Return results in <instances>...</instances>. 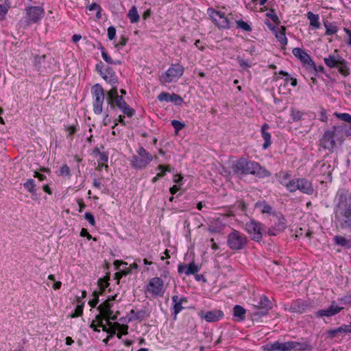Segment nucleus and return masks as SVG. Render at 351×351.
<instances>
[{
  "mask_svg": "<svg viewBox=\"0 0 351 351\" xmlns=\"http://www.w3.org/2000/svg\"><path fill=\"white\" fill-rule=\"evenodd\" d=\"M334 241L336 245H341L348 249L351 247V237L349 239H346L342 236L336 235L334 237Z\"/></svg>",
  "mask_w": 351,
  "mask_h": 351,
  "instance_id": "26",
  "label": "nucleus"
},
{
  "mask_svg": "<svg viewBox=\"0 0 351 351\" xmlns=\"http://www.w3.org/2000/svg\"><path fill=\"white\" fill-rule=\"evenodd\" d=\"M99 285L100 289L99 294H104L106 291V289L108 287L109 283L108 280L106 279H100L99 280Z\"/></svg>",
  "mask_w": 351,
  "mask_h": 351,
  "instance_id": "45",
  "label": "nucleus"
},
{
  "mask_svg": "<svg viewBox=\"0 0 351 351\" xmlns=\"http://www.w3.org/2000/svg\"><path fill=\"white\" fill-rule=\"evenodd\" d=\"M269 128V125L267 124H264L262 127V136L265 140V143L263 145V147L265 149H267L271 143V135L269 132H267V130Z\"/></svg>",
  "mask_w": 351,
  "mask_h": 351,
  "instance_id": "27",
  "label": "nucleus"
},
{
  "mask_svg": "<svg viewBox=\"0 0 351 351\" xmlns=\"http://www.w3.org/2000/svg\"><path fill=\"white\" fill-rule=\"evenodd\" d=\"M291 117L293 121H298L302 119V112L292 108L291 110Z\"/></svg>",
  "mask_w": 351,
  "mask_h": 351,
  "instance_id": "41",
  "label": "nucleus"
},
{
  "mask_svg": "<svg viewBox=\"0 0 351 351\" xmlns=\"http://www.w3.org/2000/svg\"><path fill=\"white\" fill-rule=\"evenodd\" d=\"M60 173L62 176H69L70 169L66 165H62L60 169Z\"/></svg>",
  "mask_w": 351,
  "mask_h": 351,
  "instance_id": "54",
  "label": "nucleus"
},
{
  "mask_svg": "<svg viewBox=\"0 0 351 351\" xmlns=\"http://www.w3.org/2000/svg\"><path fill=\"white\" fill-rule=\"evenodd\" d=\"M136 153L130 158V165L135 169H145L154 159V156L143 147H139Z\"/></svg>",
  "mask_w": 351,
  "mask_h": 351,
  "instance_id": "4",
  "label": "nucleus"
},
{
  "mask_svg": "<svg viewBox=\"0 0 351 351\" xmlns=\"http://www.w3.org/2000/svg\"><path fill=\"white\" fill-rule=\"evenodd\" d=\"M101 57L102 58L108 63L109 64H113V61L112 60V58L108 55V53L106 52L105 49L104 47H101Z\"/></svg>",
  "mask_w": 351,
  "mask_h": 351,
  "instance_id": "51",
  "label": "nucleus"
},
{
  "mask_svg": "<svg viewBox=\"0 0 351 351\" xmlns=\"http://www.w3.org/2000/svg\"><path fill=\"white\" fill-rule=\"evenodd\" d=\"M274 33L276 38L281 45H286L287 44V39L285 36V27L284 26L277 27Z\"/></svg>",
  "mask_w": 351,
  "mask_h": 351,
  "instance_id": "25",
  "label": "nucleus"
},
{
  "mask_svg": "<svg viewBox=\"0 0 351 351\" xmlns=\"http://www.w3.org/2000/svg\"><path fill=\"white\" fill-rule=\"evenodd\" d=\"M299 188L298 190L307 195L313 194L314 189L311 182L305 178H299Z\"/></svg>",
  "mask_w": 351,
  "mask_h": 351,
  "instance_id": "24",
  "label": "nucleus"
},
{
  "mask_svg": "<svg viewBox=\"0 0 351 351\" xmlns=\"http://www.w3.org/2000/svg\"><path fill=\"white\" fill-rule=\"evenodd\" d=\"M343 309V307H341L337 305L335 302H332L330 306L326 308L317 311L315 313V316L317 317H332L340 313Z\"/></svg>",
  "mask_w": 351,
  "mask_h": 351,
  "instance_id": "17",
  "label": "nucleus"
},
{
  "mask_svg": "<svg viewBox=\"0 0 351 351\" xmlns=\"http://www.w3.org/2000/svg\"><path fill=\"white\" fill-rule=\"evenodd\" d=\"M199 315L208 322H214L222 319L224 314L221 310L214 309L207 311L204 314L201 313Z\"/></svg>",
  "mask_w": 351,
  "mask_h": 351,
  "instance_id": "19",
  "label": "nucleus"
},
{
  "mask_svg": "<svg viewBox=\"0 0 351 351\" xmlns=\"http://www.w3.org/2000/svg\"><path fill=\"white\" fill-rule=\"evenodd\" d=\"M119 123H120V124H121V125H125V121H124V119H123V116H121V115H119V116L118 117V118H117V119H116L114 121V125L112 126V129H114V128H115V127H116Z\"/></svg>",
  "mask_w": 351,
  "mask_h": 351,
  "instance_id": "57",
  "label": "nucleus"
},
{
  "mask_svg": "<svg viewBox=\"0 0 351 351\" xmlns=\"http://www.w3.org/2000/svg\"><path fill=\"white\" fill-rule=\"evenodd\" d=\"M171 125L175 129L176 133H178L180 130L185 127V124L184 123L178 120L171 121Z\"/></svg>",
  "mask_w": 351,
  "mask_h": 351,
  "instance_id": "43",
  "label": "nucleus"
},
{
  "mask_svg": "<svg viewBox=\"0 0 351 351\" xmlns=\"http://www.w3.org/2000/svg\"><path fill=\"white\" fill-rule=\"evenodd\" d=\"M117 295H108L106 300L104 302V304L100 306V311L106 322V325H103L101 322L100 326H102V330L111 335L117 334V337L119 339H121L123 335L128 334V326L121 325L118 322L112 323V321H114L117 318L118 311L114 313L111 309L112 302L116 300Z\"/></svg>",
  "mask_w": 351,
  "mask_h": 351,
  "instance_id": "1",
  "label": "nucleus"
},
{
  "mask_svg": "<svg viewBox=\"0 0 351 351\" xmlns=\"http://www.w3.org/2000/svg\"><path fill=\"white\" fill-rule=\"evenodd\" d=\"M324 61L328 67L337 68L339 72L343 76H348L350 74L347 62L338 53L337 49H335L332 54L324 58Z\"/></svg>",
  "mask_w": 351,
  "mask_h": 351,
  "instance_id": "3",
  "label": "nucleus"
},
{
  "mask_svg": "<svg viewBox=\"0 0 351 351\" xmlns=\"http://www.w3.org/2000/svg\"><path fill=\"white\" fill-rule=\"evenodd\" d=\"M147 291L152 296H162L165 292L164 281L159 277H154L149 280Z\"/></svg>",
  "mask_w": 351,
  "mask_h": 351,
  "instance_id": "10",
  "label": "nucleus"
},
{
  "mask_svg": "<svg viewBox=\"0 0 351 351\" xmlns=\"http://www.w3.org/2000/svg\"><path fill=\"white\" fill-rule=\"evenodd\" d=\"M199 271V267L193 262L189 265H180L178 266V272L180 274H184L186 276L195 274Z\"/></svg>",
  "mask_w": 351,
  "mask_h": 351,
  "instance_id": "22",
  "label": "nucleus"
},
{
  "mask_svg": "<svg viewBox=\"0 0 351 351\" xmlns=\"http://www.w3.org/2000/svg\"><path fill=\"white\" fill-rule=\"evenodd\" d=\"M228 245L230 248L239 250L241 247V239L239 232H232L228 237Z\"/></svg>",
  "mask_w": 351,
  "mask_h": 351,
  "instance_id": "23",
  "label": "nucleus"
},
{
  "mask_svg": "<svg viewBox=\"0 0 351 351\" xmlns=\"http://www.w3.org/2000/svg\"><path fill=\"white\" fill-rule=\"evenodd\" d=\"M256 207L260 208L261 213H271L272 210V208L269 204L265 202H260L256 204Z\"/></svg>",
  "mask_w": 351,
  "mask_h": 351,
  "instance_id": "37",
  "label": "nucleus"
},
{
  "mask_svg": "<svg viewBox=\"0 0 351 351\" xmlns=\"http://www.w3.org/2000/svg\"><path fill=\"white\" fill-rule=\"evenodd\" d=\"M325 27L326 28V34L327 35H332L337 32V27L335 25L325 24Z\"/></svg>",
  "mask_w": 351,
  "mask_h": 351,
  "instance_id": "48",
  "label": "nucleus"
},
{
  "mask_svg": "<svg viewBox=\"0 0 351 351\" xmlns=\"http://www.w3.org/2000/svg\"><path fill=\"white\" fill-rule=\"evenodd\" d=\"M9 5L8 4H0V21H2L5 19L8 10H9Z\"/></svg>",
  "mask_w": 351,
  "mask_h": 351,
  "instance_id": "42",
  "label": "nucleus"
},
{
  "mask_svg": "<svg viewBox=\"0 0 351 351\" xmlns=\"http://www.w3.org/2000/svg\"><path fill=\"white\" fill-rule=\"evenodd\" d=\"M158 99L160 101H171L175 104H180L182 102V99L178 95L169 94L165 92L161 93L158 96Z\"/></svg>",
  "mask_w": 351,
  "mask_h": 351,
  "instance_id": "21",
  "label": "nucleus"
},
{
  "mask_svg": "<svg viewBox=\"0 0 351 351\" xmlns=\"http://www.w3.org/2000/svg\"><path fill=\"white\" fill-rule=\"evenodd\" d=\"M309 346L304 342L287 341L280 342L277 341V351H291L293 350H306Z\"/></svg>",
  "mask_w": 351,
  "mask_h": 351,
  "instance_id": "12",
  "label": "nucleus"
},
{
  "mask_svg": "<svg viewBox=\"0 0 351 351\" xmlns=\"http://www.w3.org/2000/svg\"><path fill=\"white\" fill-rule=\"evenodd\" d=\"M245 230L252 240L259 241L262 239L261 228L259 223L251 221L250 223H246Z\"/></svg>",
  "mask_w": 351,
  "mask_h": 351,
  "instance_id": "14",
  "label": "nucleus"
},
{
  "mask_svg": "<svg viewBox=\"0 0 351 351\" xmlns=\"http://www.w3.org/2000/svg\"><path fill=\"white\" fill-rule=\"evenodd\" d=\"M99 302V294L94 292V298L89 301L88 304L91 307H95Z\"/></svg>",
  "mask_w": 351,
  "mask_h": 351,
  "instance_id": "56",
  "label": "nucleus"
},
{
  "mask_svg": "<svg viewBox=\"0 0 351 351\" xmlns=\"http://www.w3.org/2000/svg\"><path fill=\"white\" fill-rule=\"evenodd\" d=\"M107 97L108 105L111 109H114L125 101L122 95H118L117 88H111L107 93Z\"/></svg>",
  "mask_w": 351,
  "mask_h": 351,
  "instance_id": "15",
  "label": "nucleus"
},
{
  "mask_svg": "<svg viewBox=\"0 0 351 351\" xmlns=\"http://www.w3.org/2000/svg\"><path fill=\"white\" fill-rule=\"evenodd\" d=\"M338 333L351 332V325H342L337 328Z\"/></svg>",
  "mask_w": 351,
  "mask_h": 351,
  "instance_id": "50",
  "label": "nucleus"
},
{
  "mask_svg": "<svg viewBox=\"0 0 351 351\" xmlns=\"http://www.w3.org/2000/svg\"><path fill=\"white\" fill-rule=\"evenodd\" d=\"M233 316L234 319L239 322L241 320V306L236 305L234 307V313Z\"/></svg>",
  "mask_w": 351,
  "mask_h": 351,
  "instance_id": "44",
  "label": "nucleus"
},
{
  "mask_svg": "<svg viewBox=\"0 0 351 351\" xmlns=\"http://www.w3.org/2000/svg\"><path fill=\"white\" fill-rule=\"evenodd\" d=\"M243 173L254 175L258 178H265L271 174L269 171L254 161H246L243 164Z\"/></svg>",
  "mask_w": 351,
  "mask_h": 351,
  "instance_id": "8",
  "label": "nucleus"
},
{
  "mask_svg": "<svg viewBox=\"0 0 351 351\" xmlns=\"http://www.w3.org/2000/svg\"><path fill=\"white\" fill-rule=\"evenodd\" d=\"M287 228V221L282 215L277 217V221L275 225L268 230V234L271 236H276L279 233L283 232Z\"/></svg>",
  "mask_w": 351,
  "mask_h": 351,
  "instance_id": "18",
  "label": "nucleus"
},
{
  "mask_svg": "<svg viewBox=\"0 0 351 351\" xmlns=\"http://www.w3.org/2000/svg\"><path fill=\"white\" fill-rule=\"evenodd\" d=\"M130 269H123L120 271L117 272L115 274V278L117 280V282H119V280L121 279L122 276H126L128 274H130Z\"/></svg>",
  "mask_w": 351,
  "mask_h": 351,
  "instance_id": "49",
  "label": "nucleus"
},
{
  "mask_svg": "<svg viewBox=\"0 0 351 351\" xmlns=\"http://www.w3.org/2000/svg\"><path fill=\"white\" fill-rule=\"evenodd\" d=\"M111 123V119L109 117V112L108 110H107L105 112L103 120H102V125L104 126H107Z\"/></svg>",
  "mask_w": 351,
  "mask_h": 351,
  "instance_id": "53",
  "label": "nucleus"
},
{
  "mask_svg": "<svg viewBox=\"0 0 351 351\" xmlns=\"http://www.w3.org/2000/svg\"><path fill=\"white\" fill-rule=\"evenodd\" d=\"M108 160V155L105 153H99V161L106 162Z\"/></svg>",
  "mask_w": 351,
  "mask_h": 351,
  "instance_id": "61",
  "label": "nucleus"
},
{
  "mask_svg": "<svg viewBox=\"0 0 351 351\" xmlns=\"http://www.w3.org/2000/svg\"><path fill=\"white\" fill-rule=\"evenodd\" d=\"M23 186L32 195L36 194V183L33 179H28L23 184Z\"/></svg>",
  "mask_w": 351,
  "mask_h": 351,
  "instance_id": "30",
  "label": "nucleus"
},
{
  "mask_svg": "<svg viewBox=\"0 0 351 351\" xmlns=\"http://www.w3.org/2000/svg\"><path fill=\"white\" fill-rule=\"evenodd\" d=\"M298 182L299 178L292 179L288 181L285 185V187L289 192L293 193L296 191L299 188Z\"/></svg>",
  "mask_w": 351,
  "mask_h": 351,
  "instance_id": "32",
  "label": "nucleus"
},
{
  "mask_svg": "<svg viewBox=\"0 0 351 351\" xmlns=\"http://www.w3.org/2000/svg\"><path fill=\"white\" fill-rule=\"evenodd\" d=\"M291 176V174L290 171H280L278 173V174H277V178L278 179L279 182L285 186L288 182Z\"/></svg>",
  "mask_w": 351,
  "mask_h": 351,
  "instance_id": "29",
  "label": "nucleus"
},
{
  "mask_svg": "<svg viewBox=\"0 0 351 351\" xmlns=\"http://www.w3.org/2000/svg\"><path fill=\"white\" fill-rule=\"evenodd\" d=\"M88 9L89 11H95L97 17L99 19L101 18V8L99 4L93 3L88 7Z\"/></svg>",
  "mask_w": 351,
  "mask_h": 351,
  "instance_id": "39",
  "label": "nucleus"
},
{
  "mask_svg": "<svg viewBox=\"0 0 351 351\" xmlns=\"http://www.w3.org/2000/svg\"><path fill=\"white\" fill-rule=\"evenodd\" d=\"M253 305L257 309V311L253 314L255 317L267 315L272 308L271 302L265 295L261 296L259 300L256 301Z\"/></svg>",
  "mask_w": 351,
  "mask_h": 351,
  "instance_id": "11",
  "label": "nucleus"
},
{
  "mask_svg": "<svg viewBox=\"0 0 351 351\" xmlns=\"http://www.w3.org/2000/svg\"><path fill=\"white\" fill-rule=\"evenodd\" d=\"M77 125H66L65 131L66 137L73 139V135L77 132Z\"/></svg>",
  "mask_w": 351,
  "mask_h": 351,
  "instance_id": "38",
  "label": "nucleus"
},
{
  "mask_svg": "<svg viewBox=\"0 0 351 351\" xmlns=\"http://www.w3.org/2000/svg\"><path fill=\"white\" fill-rule=\"evenodd\" d=\"M84 218L86 221H88V223L91 225V226H95V218H94V216L89 212H86L85 214H84Z\"/></svg>",
  "mask_w": 351,
  "mask_h": 351,
  "instance_id": "52",
  "label": "nucleus"
},
{
  "mask_svg": "<svg viewBox=\"0 0 351 351\" xmlns=\"http://www.w3.org/2000/svg\"><path fill=\"white\" fill-rule=\"evenodd\" d=\"M180 190L179 185H174L172 187L170 188V193L171 195L176 194L178 191Z\"/></svg>",
  "mask_w": 351,
  "mask_h": 351,
  "instance_id": "62",
  "label": "nucleus"
},
{
  "mask_svg": "<svg viewBox=\"0 0 351 351\" xmlns=\"http://www.w3.org/2000/svg\"><path fill=\"white\" fill-rule=\"evenodd\" d=\"M116 36V29L113 26H110L108 28V37L110 40L114 38Z\"/></svg>",
  "mask_w": 351,
  "mask_h": 351,
  "instance_id": "55",
  "label": "nucleus"
},
{
  "mask_svg": "<svg viewBox=\"0 0 351 351\" xmlns=\"http://www.w3.org/2000/svg\"><path fill=\"white\" fill-rule=\"evenodd\" d=\"M184 71V68L182 65L173 64L160 76V82L162 84L176 82L183 75Z\"/></svg>",
  "mask_w": 351,
  "mask_h": 351,
  "instance_id": "6",
  "label": "nucleus"
},
{
  "mask_svg": "<svg viewBox=\"0 0 351 351\" xmlns=\"http://www.w3.org/2000/svg\"><path fill=\"white\" fill-rule=\"evenodd\" d=\"M293 54L298 58L306 66L315 70V65L309 55L300 48H294L292 51Z\"/></svg>",
  "mask_w": 351,
  "mask_h": 351,
  "instance_id": "16",
  "label": "nucleus"
},
{
  "mask_svg": "<svg viewBox=\"0 0 351 351\" xmlns=\"http://www.w3.org/2000/svg\"><path fill=\"white\" fill-rule=\"evenodd\" d=\"M171 299L173 303V313L175 315L176 317L184 308L182 304L187 302V299L184 297L179 298L177 295H173Z\"/></svg>",
  "mask_w": 351,
  "mask_h": 351,
  "instance_id": "20",
  "label": "nucleus"
},
{
  "mask_svg": "<svg viewBox=\"0 0 351 351\" xmlns=\"http://www.w3.org/2000/svg\"><path fill=\"white\" fill-rule=\"evenodd\" d=\"M344 30L348 36V45L351 47V30L346 28H345Z\"/></svg>",
  "mask_w": 351,
  "mask_h": 351,
  "instance_id": "64",
  "label": "nucleus"
},
{
  "mask_svg": "<svg viewBox=\"0 0 351 351\" xmlns=\"http://www.w3.org/2000/svg\"><path fill=\"white\" fill-rule=\"evenodd\" d=\"M104 304V302H102L99 306V310H100V306ZM99 312H101V311H99ZM98 319H99V321H98V324H96L95 323V322H93L90 326V327L95 332H99L100 330L97 328V327H101L102 328V326H100V324L101 322H103V320H105V319L104 318V316L102 315L101 313H100V315L99 316L97 317ZM103 325L104 323H102Z\"/></svg>",
  "mask_w": 351,
  "mask_h": 351,
  "instance_id": "36",
  "label": "nucleus"
},
{
  "mask_svg": "<svg viewBox=\"0 0 351 351\" xmlns=\"http://www.w3.org/2000/svg\"><path fill=\"white\" fill-rule=\"evenodd\" d=\"M207 14L213 23L219 28L226 29L230 27L229 20L223 12L209 8L207 10Z\"/></svg>",
  "mask_w": 351,
  "mask_h": 351,
  "instance_id": "9",
  "label": "nucleus"
},
{
  "mask_svg": "<svg viewBox=\"0 0 351 351\" xmlns=\"http://www.w3.org/2000/svg\"><path fill=\"white\" fill-rule=\"evenodd\" d=\"M117 108L126 116L131 117H132L135 111L134 109H132L127 103L125 101L121 103L119 106H117Z\"/></svg>",
  "mask_w": 351,
  "mask_h": 351,
  "instance_id": "28",
  "label": "nucleus"
},
{
  "mask_svg": "<svg viewBox=\"0 0 351 351\" xmlns=\"http://www.w3.org/2000/svg\"><path fill=\"white\" fill-rule=\"evenodd\" d=\"M307 18L309 19L311 26H313L315 28L319 27L320 23L319 22V16L317 14H315L311 12H308L307 13Z\"/></svg>",
  "mask_w": 351,
  "mask_h": 351,
  "instance_id": "33",
  "label": "nucleus"
},
{
  "mask_svg": "<svg viewBox=\"0 0 351 351\" xmlns=\"http://www.w3.org/2000/svg\"><path fill=\"white\" fill-rule=\"evenodd\" d=\"M266 16L269 18H270L274 23H279L280 21L278 19V16L275 13L274 10H271L269 12H268L266 14Z\"/></svg>",
  "mask_w": 351,
  "mask_h": 351,
  "instance_id": "47",
  "label": "nucleus"
},
{
  "mask_svg": "<svg viewBox=\"0 0 351 351\" xmlns=\"http://www.w3.org/2000/svg\"><path fill=\"white\" fill-rule=\"evenodd\" d=\"M128 16L130 20V22L132 23H137L139 19L140 16L138 14L137 9L135 6H133L128 12Z\"/></svg>",
  "mask_w": 351,
  "mask_h": 351,
  "instance_id": "31",
  "label": "nucleus"
},
{
  "mask_svg": "<svg viewBox=\"0 0 351 351\" xmlns=\"http://www.w3.org/2000/svg\"><path fill=\"white\" fill-rule=\"evenodd\" d=\"M91 95L93 112L97 115L101 114L105 100V92L102 86L99 84H95L91 88Z\"/></svg>",
  "mask_w": 351,
  "mask_h": 351,
  "instance_id": "5",
  "label": "nucleus"
},
{
  "mask_svg": "<svg viewBox=\"0 0 351 351\" xmlns=\"http://www.w3.org/2000/svg\"><path fill=\"white\" fill-rule=\"evenodd\" d=\"M158 170L160 171L159 173L156 174L155 177L152 178V182L156 183L160 178H162L165 176L166 171H170V168L169 167H165L164 165H160L158 167Z\"/></svg>",
  "mask_w": 351,
  "mask_h": 351,
  "instance_id": "34",
  "label": "nucleus"
},
{
  "mask_svg": "<svg viewBox=\"0 0 351 351\" xmlns=\"http://www.w3.org/2000/svg\"><path fill=\"white\" fill-rule=\"evenodd\" d=\"M335 219L342 228L351 229V205L339 204L335 212Z\"/></svg>",
  "mask_w": 351,
  "mask_h": 351,
  "instance_id": "7",
  "label": "nucleus"
},
{
  "mask_svg": "<svg viewBox=\"0 0 351 351\" xmlns=\"http://www.w3.org/2000/svg\"><path fill=\"white\" fill-rule=\"evenodd\" d=\"M127 40L124 38H122L119 43L116 45V47L119 49L121 47L125 46L126 45Z\"/></svg>",
  "mask_w": 351,
  "mask_h": 351,
  "instance_id": "60",
  "label": "nucleus"
},
{
  "mask_svg": "<svg viewBox=\"0 0 351 351\" xmlns=\"http://www.w3.org/2000/svg\"><path fill=\"white\" fill-rule=\"evenodd\" d=\"M262 348L265 351H277V341L267 343Z\"/></svg>",
  "mask_w": 351,
  "mask_h": 351,
  "instance_id": "46",
  "label": "nucleus"
},
{
  "mask_svg": "<svg viewBox=\"0 0 351 351\" xmlns=\"http://www.w3.org/2000/svg\"><path fill=\"white\" fill-rule=\"evenodd\" d=\"M121 265H127L128 263L125 262H123L122 261H119V260H116L114 262V265L116 269H119V267Z\"/></svg>",
  "mask_w": 351,
  "mask_h": 351,
  "instance_id": "59",
  "label": "nucleus"
},
{
  "mask_svg": "<svg viewBox=\"0 0 351 351\" xmlns=\"http://www.w3.org/2000/svg\"><path fill=\"white\" fill-rule=\"evenodd\" d=\"M182 180V177L180 175H176L174 176L173 182L177 185H179V186H180L182 185V183H181Z\"/></svg>",
  "mask_w": 351,
  "mask_h": 351,
  "instance_id": "58",
  "label": "nucleus"
},
{
  "mask_svg": "<svg viewBox=\"0 0 351 351\" xmlns=\"http://www.w3.org/2000/svg\"><path fill=\"white\" fill-rule=\"evenodd\" d=\"M97 70L102 77V78L109 84L112 86V88H117L118 79L115 72L110 68H106L104 70L99 65H97Z\"/></svg>",
  "mask_w": 351,
  "mask_h": 351,
  "instance_id": "13",
  "label": "nucleus"
},
{
  "mask_svg": "<svg viewBox=\"0 0 351 351\" xmlns=\"http://www.w3.org/2000/svg\"><path fill=\"white\" fill-rule=\"evenodd\" d=\"M45 9L42 5H25L23 17L19 21L21 27L27 29L32 24H38L45 16Z\"/></svg>",
  "mask_w": 351,
  "mask_h": 351,
  "instance_id": "2",
  "label": "nucleus"
},
{
  "mask_svg": "<svg viewBox=\"0 0 351 351\" xmlns=\"http://www.w3.org/2000/svg\"><path fill=\"white\" fill-rule=\"evenodd\" d=\"M335 116L341 120L351 124V115L348 113H335ZM348 130H351V127Z\"/></svg>",
  "mask_w": 351,
  "mask_h": 351,
  "instance_id": "40",
  "label": "nucleus"
},
{
  "mask_svg": "<svg viewBox=\"0 0 351 351\" xmlns=\"http://www.w3.org/2000/svg\"><path fill=\"white\" fill-rule=\"evenodd\" d=\"M48 280L49 282H47V285L49 287L52 286L55 290H58L61 287L62 282L60 281H56L55 276L53 274L49 275Z\"/></svg>",
  "mask_w": 351,
  "mask_h": 351,
  "instance_id": "35",
  "label": "nucleus"
},
{
  "mask_svg": "<svg viewBox=\"0 0 351 351\" xmlns=\"http://www.w3.org/2000/svg\"><path fill=\"white\" fill-rule=\"evenodd\" d=\"M80 235L82 237H86L88 239H91V235L87 232V230L86 229H84V228L82 229Z\"/></svg>",
  "mask_w": 351,
  "mask_h": 351,
  "instance_id": "63",
  "label": "nucleus"
}]
</instances>
